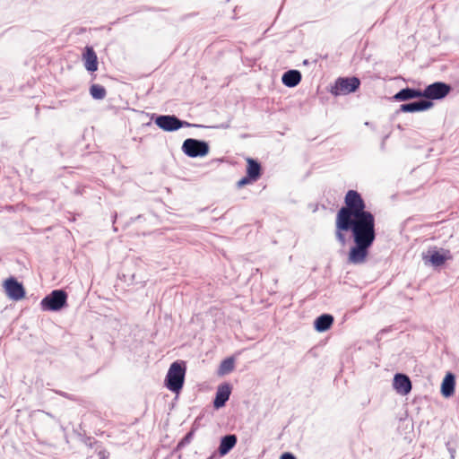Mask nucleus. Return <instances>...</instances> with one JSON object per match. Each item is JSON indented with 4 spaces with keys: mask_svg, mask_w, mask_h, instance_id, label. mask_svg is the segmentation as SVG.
I'll list each match as a JSON object with an SVG mask.
<instances>
[{
    "mask_svg": "<svg viewBox=\"0 0 459 459\" xmlns=\"http://www.w3.org/2000/svg\"><path fill=\"white\" fill-rule=\"evenodd\" d=\"M351 231L355 246L349 252L350 263L365 262L368 248L376 239L375 216L366 211V204L356 190H349L344 197V206L336 214L335 238L342 245L347 243L346 232Z\"/></svg>",
    "mask_w": 459,
    "mask_h": 459,
    "instance_id": "1",
    "label": "nucleus"
},
{
    "mask_svg": "<svg viewBox=\"0 0 459 459\" xmlns=\"http://www.w3.org/2000/svg\"><path fill=\"white\" fill-rule=\"evenodd\" d=\"M186 375L185 362L175 361L173 362L167 373L165 379L166 387L174 392L178 393L184 385Z\"/></svg>",
    "mask_w": 459,
    "mask_h": 459,
    "instance_id": "2",
    "label": "nucleus"
},
{
    "mask_svg": "<svg viewBox=\"0 0 459 459\" xmlns=\"http://www.w3.org/2000/svg\"><path fill=\"white\" fill-rule=\"evenodd\" d=\"M67 305V293L63 290H55L40 301L43 311H59Z\"/></svg>",
    "mask_w": 459,
    "mask_h": 459,
    "instance_id": "3",
    "label": "nucleus"
},
{
    "mask_svg": "<svg viewBox=\"0 0 459 459\" xmlns=\"http://www.w3.org/2000/svg\"><path fill=\"white\" fill-rule=\"evenodd\" d=\"M209 145L204 141L188 138L182 145L183 152L191 158L204 157L209 153Z\"/></svg>",
    "mask_w": 459,
    "mask_h": 459,
    "instance_id": "4",
    "label": "nucleus"
},
{
    "mask_svg": "<svg viewBox=\"0 0 459 459\" xmlns=\"http://www.w3.org/2000/svg\"><path fill=\"white\" fill-rule=\"evenodd\" d=\"M451 91V86L446 82H437L421 91L422 97L428 100L444 99Z\"/></svg>",
    "mask_w": 459,
    "mask_h": 459,
    "instance_id": "5",
    "label": "nucleus"
},
{
    "mask_svg": "<svg viewBox=\"0 0 459 459\" xmlns=\"http://www.w3.org/2000/svg\"><path fill=\"white\" fill-rule=\"evenodd\" d=\"M360 81L357 77L338 78L332 90L334 95L349 94L359 89Z\"/></svg>",
    "mask_w": 459,
    "mask_h": 459,
    "instance_id": "6",
    "label": "nucleus"
},
{
    "mask_svg": "<svg viewBox=\"0 0 459 459\" xmlns=\"http://www.w3.org/2000/svg\"><path fill=\"white\" fill-rule=\"evenodd\" d=\"M155 124L164 131L171 132L176 131L183 126H189L190 124L186 121H181L175 116L162 115L155 119Z\"/></svg>",
    "mask_w": 459,
    "mask_h": 459,
    "instance_id": "7",
    "label": "nucleus"
},
{
    "mask_svg": "<svg viewBox=\"0 0 459 459\" xmlns=\"http://www.w3.org/2000/svg\"><path fill=\"white\" fill-rule=\"evenodd\" d=\"M4 289L8 297L13 300H20L24 298L25 290L22 283L14 278H9L4 281Z\"/></svg>",
    "mask_w": 459,
    "mask_h": 459,
    "instance_id": "8",
    "label": "nucleus"
},
{
    "mask_svg": "<svg viewBox=\"0 0 459 459\" xmlns=\"http://www.w3.org/2000/svg\"><path fill=\"white\" fill-rule=\"evenodd\" d=\"M423 259L429 261L434 266H441L446 261L452 259V255L449 250L441 249L429 250V255H424Z\"/></svg>",
    "mask_w": 459,
    "mask_h": 459,
    "instance_id": "9",
    "label": "nucleus"
},
{
    "mask_svg": "<svg viewBox=\"0 0 459 459\" xmlns=\"http://www.w3.org/2000/svg\"><path fill=\"white\" fill-rule=\"evenodd\" d=\"M394 388L402 395L408 394L411 390L410 378L403 374H396L394 378Z\"/></svg>",
    "mask_w": 459,
    "mask_h": 459,
    "instance_id": "10",
    "label": "nucleus"
},
{
    "mask_svg": "<svg viewBox=\"0 0 459 459\" xmlns=\"http://www.w3.org/2000/svg\"><path fill=\"white\" fill-rule=\"evenodd\" d=\"M82 61L84 63L85 69L91 73L98 70V57L91 47H86L82 54Z\"/></svg>",
    "mask_w": 459,
    "mask_h": 459,
    "instance_id": "11",
    "label": "nucleus"
},
{
    "mask_svg": "<svg viewBox=\"0 0 459 459\" xmlns=\"http://www.w3.org/2000/svg\"><path fill=\"white\" fill-rule=\"evenodd\" d=\"M433 107L429 100H420L417 102L406 103L400 106L401 112H420L427 110Z\"/></svg>",
    "mask_w": 459,
    "mask_h": 459,
    "instance_id": "12",
    "label": "nucleus"
},
{
    "mask_svg": "<svg viewBox=\"0 0 459 459\" xmlns=\"http://www.w3.org/2000/svg\"><path fill=\"white\" fill-rule=\"evenodd\" d=\"M230 393H231V388H230V385L225 384V385H220L216 392L215 399L213 401L214 407L219 409V408L224 406V404L230 398Z\"/></svg>",
    "mask_w": 459,
    "mask_h": 459,
    "instance_id": "13",
    "label": "nucleus"
},
{
    "mask_svg": "<svg viewBox=\"0 0 459 459\" xmlns=\"http://www.w3.org/2000/svg\"><path fill=\"white\" fill-rule=\"evenodd\" d=\"M422 93L420 90L405 88L398 91L394 96V100L396 101H406L415 98H421Z\"/></svg>",
    "mask_w": 459,
    "mask_h": 459,
    "instance_id": "14",
    "label": "nucleus"
},
{
    "mask_svg": "<svg viewBox=\"0 0 459 459\" xmlns=\"http://www.w3.org/2000/svg\"><path fill=\"white\" fill-rule=\"evenodd\" d=\"M281 81L288 87H295L301 81V74L298 70H290L283 74Z\"/></svg>",
    "mask_w": 459,
    "mask_h": 459,
    "instance_id": "15",
    "label": "nucleus"
},
{
    "mask_svg": "<svg viewBox=\"0 0 459 459\" xmlns=\"http://www.w3.org/2000/svg\"><path fill=\"white\" fill-rule=\"evenodd\" d=\"M333 323V316L329 314H324L315 320V328L318 332L327 331Z\"/></svg>",
    "mask_w": 459,
    "mask_h": 459,
    "instance_id": "16",
    "label": "nucleus"
},
{
    "mask_svg": "<svg viewBox=\"0 0 459 459\" xmlns=\"http://www.w3.org/2000/svg\"><path fill=\"white\" fill-rule=\"evenodd\" d=\"M247 174L249 176V178H253V180H258L261 177V165L258 161L252 158H247Z\"/></svg>",
    "mask_w": 459,
    "mask_h": 459,
    "instance_id": "17",
    "label": "nucleus"
},
{
    "mask_svg": "<svg viewBox=\"0 0 459 459\" xmlns=\"http://www.w3.org/2000/svg\"><path fill=\"white\" fill-rule=\"evenodd\" d=\"M455 377L452 373H447L445 377L442 385H441V392L442 394L445 397H449L454 394L455 393Z\"/></svg>",
    "mask_w": 459,
    "mask_h": 459,
    "instance_id": "18",
    "label": "nucleus"
},
{
    "mask_svg": "<svg viewBox=\"0 0 459 459\" xmlns=\"http://www.w3.org/2000/svg\"><path fill=\"white\" fill-rule=\"evenodd\" d=\"M237 444V437L235 435H227L221 440L219 452L221 455L228 454Z\"/></svg>",
    "mask_w": 459,
    "mask_h": 459,
    "instance_id": "19",
    "label": "nucleus"
},
{
    "mask_svg": "<svg viewBox=\"0 0 459 459\" xmlns=\"http://www.w3.org/2000/svg\"><path fill=\"white\" fill-rule=\"evenodd\" d=\"M233 369H234V359L232 358H228L221 361V363L219 367V369H218V373L221 376H224V375H227V374L230 373L231 371H233Z\"/></svg>",
    "mask_w": 459,
    "mask_h": 459,
    "instance_id": "20",
    "label": "nucleus"
},
{
    "mask_svg": "<svg viewBox=\"0 0 459 459\" xmlns=\"http://www.w3.org/2000/svg\"><path fill=\"white\" fill-rule=\"evenodd\" d=\"M90 93L95 100H103L107 95V91L100 84H92L90 88Z\"/></svg>",
    "mask_w": 459,
    "mask_h": 459,
    "instance_id": "21",
    "label": "nucleus"
},
{
    "mask_svg": "<svg viewBox=\"0 0 459 459\" xmlns=\"http://www.w3.org/2000/svg\"><path fill=\"white\" fill-rule=\"evenodd\" d=\"M196 428L193 427L192 429L178 442L176 450H181L186 445L190 444L194 438Z\"/></svg>",
    "mask_w": 459,
    "mask_h": 459,
    "instance_id": "22",
    "label": "nucleus"
},
{
    "mask_svg": "<svg viewBox=\"0 0 459 459\" xmlns=\"http://www.w3.org/2000/svg\"><path fill=\"white\" fill-rule=\"evenodd\" d=\"M256 180H253V178H249V176L247 174L246 177H244L243 178H241L238 183V187H242L247 184H250L252 182H255Z\"/></svg>",
    "mask_w": 459,
    "mask_h": 459,
    "instance_id": "23",
    "label": "nucleus"
},
{
    "mask_svg": "<svg viewBox=\"0 0 459 459\" xmlns=\"http://www.w3.org/2000/svg\"><path fill=\"white\" fill-rule=\"evenodd\" d=\"M280 459H296V457L291 453L286 452L281 455Z\"/></svg>",
    "mask_w": 459,
    "mask_h": 459,
    "instance_id": "24",
    "label": "nucleus"
},
{
    "mask_svg": "<svg viewBox=\"0 0 459 459\" xmlns=\"http://www.w3.org/2000/svg\"><path fill=\"white\" fill-rule=\"evenodd\" d=\"M208 459H212V457H209Z\"/></svg>",
    "mask_w": 459,
    "mask_h": 459,
    "instance_id": "25",
    "label": "nucleus"
}]
</instances>
